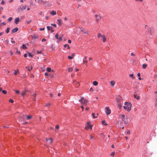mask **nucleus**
Wrapping results in <instances>:
<instances>
[{"instance_id": "e2e57ef3", "label": "nucleus", "mask_w": 157, "mask_h": 157, "mask_svg": "<svg viewBox=\"0 0 157 157\" xmlns=\"http://www.w3.org/2000/svg\"><path fill=\"white\" fill-rule=\"evenodd\" d=\"M40 31H43V30H44V28H40Z\"/></svg>"}, {"instance_id": "c9c22d12", "label": "nucleus", "mask_w": 157, "mask_h": 157, "mask_svg": "<svg viewBox=\"0 0 157 157\" xmlns=\"http://www.w3.org/2000/svg\"><path fill=\"white\" fill-rule=\"evenodd\" d=\"M2 93H3L4 94H6L7 93V92L5 90H2Z\"/></svg>"}, {"instance_id": "20e7f679", "label": "nucleus", "mask_w": 157, "mask_h": 157, "mask_svg": "<svg viewBox=\"0 0 157 157\" xmlns=\"http://www.w3.org/2000/svg\"><path fill=\"white\" fill-rule=\"evenodd\" d=\"M147 31L148 33L151 35L154 32V30L152 28H150L148 29Z\"/></svg>"}, {"instance_id": "5701e85b", "label": "nucleus", "mask_w": 157, "mask_h": 157, "mask_svg": "<svg viewBox=\"0 0 157 157\" xmlns=\"http://www.w3.org/2000/svg\"><path fill=\"white\" fill-rule=\"evenodd\" d=\"M147 66V64H144L142 65V67L143 69H145L146 68Z\"/></svg>"}, {"instance_id": "69168bd1", "label": "nucleus", "mask_w": 157, "mask_h": 157, "mask_svg": "<svg viewBox=\"0 0 157 157\" xmlns=\"http://www.w3.org/2000/svg\"><path fill=\"white\" fill-rule=\"evenodd\" d=\"M89 108L87 106H86V110L87 111V110H89Z\"/></svg>"}, {"instance_id": "4d7b16f0", "label": "nucleus", "mask_w": 157, "mask_h": 157, "mask_svg": "<svg viewBox=\"0 0 157 157\" xmlns=\"http://www.w3.org/2000/svg\"><path fill=\"white\" fill-rule=\"evenodd\" d=\"M48 2L47 1H43V2H42V4L43 5H44L46 3H47Z\"/></svg>"}, {"instance_id": "412c9836", "label": "nucleus", "mask_w": 157, "mask_h": 157, "mask_svg": "<svg viewBox=\"0 0 157 157\" xmlns=\"http://www.w3.org/2000/svg\"><path fill=\"white\" fill-rule=\"evenodd\" d=\"M25 116V115H21L20 116V117H21V118H20L19 119V120L21 121H22L23 120V118H24V117Z\"/></svg>"}, {"instance_id": "ddd939ff", "label": "nucleus", "mask_w": 157, "mask_h": 157, "mask_svg": "<svg viewBox=\"0 0 157 157\" xmlns=\"http://www.w3.org/2000/svg\"><path fill=\"white\" fill-rule=\"evenodd\" d=\"M134 98H136L137 100H138L140 99L139 96H137L136 92L134 93Z\"/></svg>"}, {"instance_id": "09e8293b", "label": "nucleus", "mask_w": 157, "mask_h": 157, "mask_svg": "<svg viewBox=\"0 0 157 157\" xmlns=\"http://www.w3.org/2000/svg\"><path fill=\"white\" fill-rule=\"evenodd\" d=\"M10 53L11 55H13V52L12 51H10Z\"/></svg>"}, {"instance_id": "a19ab883", "label": "nucleus", "mask_w": 157, "mask_h": 157, "mask_svg": "<svg viewBox=\"0 0 157 157\" xmlns=\"http://www.w3.org/2000/svg\"><path fill=\"white\" fill-rule=\"evenodd\" d=\"M32 117L31 116H27V118L28 119H30Z\"/></svg>"}, {"instance_id": "de8ad7c7", "label": "nucleus", "mask_w": 157, "mask_h": 157, "mask_svg": "<svg viewBox=\"0 0 157 157\" xmlns=\"http://www.w3.org/2000/svg\"><path fill=\"white\" fill-rule=\"evenodd\" d=\"M52 5L51 3H49L47 4V6H52Z\"/></svg>"}, {"instance_id": "c03bdc74", "label": "nucleus", "mask_w": 157, "mask_h": 157, "mask_svg": "<svg viewBox=\"0 0 157 157\" xmlns=\"http://www.w3.org/2000/svg\"><path fill=\"white\" fill-rule=\"evenodd\" d=\"M51 27H50L49 26H47V28L48 30H50L51 29Z\"/></svg>"}, {"instance_id": "774afa93", "label": "nucleus", "mask_w": 157, "mask_h": 157, "mask_svg": "<svg viewBox=\"0 0 157 157\" xmlns=\"http://www.w3.org/2000/svg\"><path fill=\"white\" fill-rule=\"evenodd\" d=\"M71 40H68V43H69L70 44V43H71Z\"/></svg>"}, {"instance_id": "7c9ffc66", "label": "nucleus", "mask_w": 157, "mask_h": 157, "mask_svg": "<svg viewBox=\"0 0 157 157\" xmlns=\"http://www.w3.org/2000/svg\"><path fill=\"white\" fill-rule=\"evenodd\" d=\"M93 84L94 86H97L98 84V82L96 81H94L93 82Z\"/></svg>"}, {"instance_id": "bf43d9fd", "label": "nucleus", "mask_w": 157, "mask_h": 157, "mask_svg": "<svg viewBox=\"0 0 157 157\" xmlns=\"http://www.w3.org/2000/svg\"><path fill=\"white\" fill-rule=\"evenodd\" d=\"M1 3L2 4L4 5L5 4V2L3 0H2Z\"/></svg>"}, {"instance_id": "9b49d317", "label": "nucleus", "mask_w": 157, "mask_h": 157, "mask_svg": "<svg viewBox=\"0 0 157 157\" xmlns=\"http://www.w3.org/2000/svg\"><path fill=\"white\" fill-rule=\"evenodd\" d=\"M87 57V56H85L83 59V63L86 64V65H87V63L88 62V61L86 59Z\"/></svg>"}, {"instance_id": "680f3d73", "label": "nucleus", "mask_w": 157, "mask_h": 157, "mask_svg": "<svg viewBox=\"0 0 157 157\" xmlns=\"http://www.w3.org/2000/svg\"><path fill=\"white\" fill-rule=\"evenodd\" d=\"M37 53L38 54H41V51H37Z\"/></svg>"}, {"instance_id": "cd10ccee", "label": "nucleus", "mask_w": 157, "mask_h": 157, "mask_svg": "<svg viewBox=\"0 0 157 157\" xmlns=\"http://www.w3.org/2000/svg\"><path fill=\"white\" fill-rule=\"evenodd\" d=\"M63 35H62V36H60L58 38V40H59L57 42H59L62 40V37H63Z\"/></svg>"}, {"instance_id": "1a4fd4ad", "label": "nucleus", "mask_w": 157, "mask_h": 157, "mask_svg": "<svg viewBox=\"0 0 157 157\" xmlns=\"http://www.w3.org/2000/svg\"><path fill=\"white\" fill-rule=\"evenodd\" d=\"M121 100V97L119 96H117L116 98V101L118 103H120Z\"/></svg>"}, {"instance_id": "39448f33", "label": "nucleus", "mask_w": 157, "mask_h": 157, "mask_svg": "<svg viewBox=\"0 0 157 157\" xmlns=\"http://www.w3.org/2000/svg\"><path fill=\"white\" fill-rule=\"evenodd\" d=\"M105 112L107 115H109L111 113V111L110 109L108 107H106L105 108Z\"/></svg>"}, {"instance_id": "f257e3e1", "label": "nucleus", "mask_w": 157, "mask_h": 157, "mask_svg": "<svg viewBox=\"0 0 157 157\" xmlns=\"http://www.w3.org/2000/svg\"><path fill=\"white\" fill-rule=\"evenodd\" d=\"M132 106V104L130 103L125 102L124 103V105L123 106V108L125 110L129 112L131 110Z\"/></svg>"}, {"instance_id": "9d476101", "label": "nucleus", "mask_w": 157, "mask_h": 157, "mask_svg": "<svg viewBox=\"0 0 157 157\" xmlns=\"http://www.w3.org/2000/svg\"><path fill=\"white\" fill-rule=\"evenodd\" d=\"M57 23L59 26H61L62 23V20L61 19H58L57 20Z\"/></svg>"}, {"instance_id": "79ce46f5", "label": "nucleus", "mask_w": 157, "mask_h": 157, "mask_svg": "<svg viewBox=\"0 0 157 157\" xmlns=\"http://www.w3.org/2000/svg\"><path fill=\"white\" fill-rule=\"evenodd\" d=\"M9 102L12 103H13L14 102V101L13 99H10L9 101Z\"/></svg>"}, {"instance_id": "49530a36", "label": "nucleus", "mask_w": 157, "mask_h": 157, "mask_svg": "<svg viewBox=\"0 0 157 157\" xmlns=\"http://www.w3.org/2000/svg\"><path fill=\"white\" fill-rule=\"evenodd\" d=\"M68 58L69 59H72L73 58V57H72V56H68Z\"/></svg>"}, {"instance_id": "6e6d98bb", "label": "nucleus", "mask_w": 157, "mask_h": 157, "mask_svg": "<svg viewBox=\"0 0 157 157\" xmlns=\"http://www.w3.org/2000/svg\"><path fill=\"white\" fill-rule=\"evenodd\" d=\"M14 91L16 92V93L17 94H18L20 92V91L19 90H14Z\"/></svg>"}, {"instance_id": "4be33fe9", "label": "nucleus", "mask_w": 157, "mask_h": 157, "mask_svg": "<svg viewBox=\"0 0 157 157\" xmlns=\"http://www.w3.org/2000/svg\"><path fill=\"white\" fill-rule=\"evenodd\" d=\"M110 83L112 86H114L115 84V82L114 81H110Z\"/></svg>"}, {"instance_id": "4c0bfd02", "label": "nucleus", "mask_w": 157, "mask_h": 157, "mask_svg": "<svg viewBox=\"0 0 157 157\" xmlns=\"http://www.w3.org/2000/svg\"><path fill=\"white\" fill-rule=\"evenodd\" d=\"M68 71L69 72H71L73 71V68H69Z\"/></svg>"}, {"instance_id": "8fccbe9b", "label": "nucleus", "mask_w": 157, "mask_h": 157, "mask_svg": "<svg viewBox=\"0 0 157 157\" xmlns=\"http://www.w3.org/2000/svg\"><path fill=\"white\" fill-rule=\"evenodd\" d=\"M59 128V126L58 125H56V129H58Z\"/></svg>"}, {"instance_id": "a18cd8bd", "label": "nucleus", "mask_w": 157, "mask_h": 157, "mask_svg": "<svg viewBox=\"0 0 157 157\" xmlns=\"http://www.w3.org/2000/svg\"><path fill=\"white\" fill-rule=\"evenodd\" d=\"M13 19V18H12V17H10L9 19H8V21H11Z\"/></svg>"}, {"instance_id": "052dcab7", "label": "nucleus", "mask_w": 157, "mask_h": 157, "mask_svg": "<svg viewBox=\"0 0 157 157\" xmlns=\"http://www.w3.org/2000/svg\"><path fill=\"white\" fill-rule=\"evenodd\" d=\"M52 25H53L54 27H56V24H51Z\"/></svg>"}, {"instance_id": "c85d7f7f", "label": "nucleus", "mask_w": 157, "mask_h": 157, "mask_svg": "<svg viewBox=\"0 0 157 157\" xmlns=\"http://www.w3.org/2000/svg\"><path fill=\"white\" fill-rule=\"evenodd\" d=\"M10 30V28L8 27L6 29V32L7 33H8L9 32V30Z\"/></svg>"}, {"instance_id": "4468645a", "label": "nucleus", "mask_w": 157, "mask_h": 157, "mask_svg": "<svg viewBox=\"0 0 157 157\" xmlns=\"http://www.w3.org/2000/svg\"><path fill=\"white\" fill-rule=\"evenodd\" d=\"M18 30V29L17 28H16L12 29V33H14L17 32Z\"/></svg>"}, {"instance_id": "7ed1b4c3", "label": "nucleus", "mask_w": 157, "mask_h": 157, "mask_svg": "<svg viewBox=\"0 0 157 157\" xmlns=\"http://www.w3.org/2000/svg\"><path fill=\"white\" fill-rule=\"evenodd\" d=\"M122 120L124 121V123L126 125H128L129 124V122L128 120V117L127 116L126 117V118L122 119Z\"/></svg>"}, {"instance_id": "6e6552de", "label": "nucleus", "mask_w": 157, "mask_h": 157, "mask_svg": "<svg viewBox=\"0 0 157 157\" xmlns=\"http://www.w3.org/2000/svg\"><path fill=\"white\" fill-rule=\"evenodd\" d=\"M73 83L74 85H75V86L76 87H78L80 85V84H79V82H76L75 80H73Z\"/></svg>"}, {"instance_id": "338daca9", "label": "nucleus", "mask_w": 157, "mask_h": 157, "mask_svg": "<svg viewBox=\"0 0 157 157\" xmlns=\"http://www.w3.org/2000/svg\"><path fill=\"white\" fill-rule=\"evenodd\" d=\"M131 56H135V55L133 53H131Z\"/></svg>"}, {"instance_id": "f3484780", "label": "nucleus", "mask_w": 157, "mask_h": 157, "mask_svg": "<svg viewBox=\"0 0 157 157\" xmlns=\"http://www.w3.org/2000/svg\"><path fill=\"white\" fill-rule=\"evenodd\" d=\"M20 20L19 17H17L15 19V22L16 24H17L19 22Z\"/></svg>"}, {"instance_id": "13d9d810", "label": "nucleus", "mask_w": 157, "mask_h": 157, "mask_svg": "<svg viewBox=\"0 0 157 157\" xmlns=\"http://www.w3.org/2000/svg\"><path fill=\"white\" fill-rule=\"evenodd\" d=\"M24 56L25 58H26L27 56V54H25L24 55Z\"/></svg>"}, {"instance_id": "2eb2a0df", "label": "nucleus", "mask_w": 157, "mask_h": 157, "mask_svg": "<svg viewBox=\"0 0 157 157\" xmlns=\"http://www.w3.org/2000/svg\"><path fill=\"white\" fill-rule=\"evenodd\" d=\"M46 140L48 142L49 144H51L53 141V140L52 138H50L49 139H46Z\"/></svg>"}, {"instance_id": "c756f323", "label": "nucleus", "mask_w": 157, "mask_h": 157, "mask_svg": "<svg viewBox=\"0 0 157 157\" xmlns=\"http://www.w3.org/2000/svg\"><path fill=\"white\" fill-rule=\"evenodd\" d=\"M92 115L93 116V118H95L97 117V116H95V113H92Z\"/></svg>"}, {"instance_id": "3c124183", "label": "nucleus", "mask_w": 157, "mask_h": 157, "mask_svg": "<svg viewBox=\"0 0 157 157\" xmlns=\"http://www.w3.org/2000/svg\"><path fill=\"white\" fill-rule=\"evenodd\" d=\"M51 105L50 103H48L46 105H45V106H50Z\"/></svg>"}, {"instance_id": "603ef678", "label": "nucleus", "mask_w": 157, "mask_h": 157, "mask_svg": "<svg viewBox=\"0 0 157 157\" xmlns=\"http://www.w3.org/2000/svg\"><path fill=\"white\" fill-rule=\"evenodd\" d=\"M51 32L52 33L54 32V30L53 29H52V27H51Z\"/></svg>"}, {"instance_id": "393cba45", "label": "nucleus", "mask_w": 157, "mask_h": 157, "mask_svg": "<svg viewBox=\"0 0 157 157\" xmlns=\"http://www.w3.org/2000/svg\"><path fill=\"white\" fill-rule=\"evenodd\" d=\"M26 68L28 69L29 71H30L33 69V67H26Z\"/></svg>"}, {"instance_id": "423d86ee", "label": "nucleus", "mask_w": 157, "mask_h": 157, "mask_svg": "<svg viewBox=\"0 0 157 157\" xmlns=\"http://www.w3.org/2000/svg\"><path fill=\"white\" fill-rule=\"evenodd\" d=\"M94 17L96 18V21L97 22L99 21L101 18L100 16H99L97 14H95Z\"/></svg>"}, {"instance_id": "aec40b11", "label": "nucleus", "mask_w": 157, "mask_h": 157, "mask_svg": "<svg viewBox=\"0 0 157 157\" xmlns=\"http://www.w3.org/2000/svg\"><path fill=\"white\" fill-rule=\"evenodd\" d=\"M39 37V36L36 34H33L32 36V38L35 39H37Z\"/></svg>"}, {"instance_id": "dca6fc26", "label": "nucleus", "mask_w": 157, "mask_h": 157, "mask_svg": "<svg viewBox=\"0 0 157 157\" xmlns=\"http://www.w3.org/2000/svg\"><path fill=\"white\" fill-rule=\"evenodd\" d=\"M20 9L22 10H24L26 9V6L25 5H22L21 7H20Z\"/></svg>"}, {"instance_id": "f8f14e48", "label": "nucleus", "mask_w": 157, "mask_h": 157, "mask_svg": "<svg viewBox=\"0 0 157 157\" xmlns=\"http://www.w3.org/2000/svg\"><path fill=\"white\" fill-rule=\"evenodd\" d=\"M101 37L102 38V41L105 42L106 40V38L104 35H103Z\"/></svg>"}, {"instance_id": "72a5a7b5", "label": "nucleus", "mask_w": 157, "mask_h": 157, "mask_svg": "<svg viewBox=\"0 0 157 157\" xmlns=\"http://www.w3.org/2000/svg\"><path fill=\"white\" fill-rule=\"evenodd\" d=\"M118 103V104L117 105L118 107L120 109L122 107L121 104L120 103Z\"/></svg>"}, {"instance_id": "f704fd0d", "label": "nucleus", "mask_w": 157, "mask_h": 157, "mask_svg": "<svg viewBox=\"0 0 157 157\" xmlns=\"http://www.w3.org/2000/svg\"><path fill=\"white\" fill-rule=\"evenodd\" d=\"M46 70L47 71H48V72H50L51 71V69L50 68L48 67L47 68Z\"/></svg>"}, {"instance_id": "37998d69", "label": "nucleus", "mask_w": 157, "mask_h": 157, "mask_svg": "<svg viewBox=\"0 0 157 157\" xmlns=\"http://www.w3.org/2000/svg\"><path fill=\"white\" fill-rule=\"evenodd\" d=\"M114 154H115V152H112L110 154V155L111 156H114Z\"/></svg>"}, {"instance_id": "5fc2aeb1", "label": "nucleus", "mask_w": 157, "mask_h": 157, "mask_svg": "<svg viewBox=\"0 0 157 157\" xmlns=\"http://www.w3.org/2000/svg\"><path fill=\"white\" fill-rule=\"evenodd\" d=\"M1 24L2 25H6V24L4 22H2V23H1Z\"/></svg>"}, {"instance_id": "f03ea898", "label": "nucleus", "mask_w": 157, "mask_h": 157, "mask_svg": "<svg viewBox=\"0 0 157 157\" xmlns=\"http://www.w3.org/2000/svg\"><path fill=\"white\" fill-rule=\"evenodd\" d=\"M79 101H80L82 104L85 105L86 107L87 106V103L88 101L84 99V97H82L80 100H79Z\"/></svg>"}, {"instance_id": "864d4df0", "label": "nucleus", "mask_w": 157, "mask_h": 157, "mask_svg": "<svg viewBox=\"0 0 157 157\" xmlns=\"http://www.w3.org/2000/svg\"><path fill=\"white\" fill-rule=\"evenodd\" d=\"M90 91L91 92H92L94 91V90H93V89L92 87L90 88Z\"/></svg>"}, {"instance_id": "ea45409f", "label": "nucleus", "mask_w": 157, "mask_h": 157, "mask_svg": "<svg viewBox=\"0 0 157 157\" xmlns=\"http://www.w3.org/2000/svg\"><path fill=\"white\" fill-rule=\"evenodd\" d=\"M121 118H122V119H123L124 118H125L126 117L125 116V115H124L122 114L121 115Z\"/></svg>"}, {"instance_id": "2f4dec72", "label": "nucleus", "mask_w": 157, "mask_h": 157, "mask_svg": "<svg viewBox=\"0 0 157 157\" xmlns=\"http://www.w3.org/2000/svg\"><path fill=\"white\" fill-rule=\"evenodd\" d=\"M103 35L101 34L100 33H98V34L97 36L98 38H99L100 37H101Z\"/></svg>"}, {"instance_id": "0eeeda50", "label": "nucleus", "mask_w": 157, "mask_h": 157, "mask_svg": "<svg viewBox=\"0 0 157 157\" xmlns=\"http://www.w3.org/2000/svg\"><path fill=\"white\" fill-rule=\"evenodd\" d=\"M87 125L85 127V129L87 130L89 128L92 129V125L89 124V123H87Z\"/></svg>"}, {"instance_id": "58836bf2", "label": "nucleus", "mask_w": 157, "mask_h": 157, "mask_svg": "<svg viewBox=\"0 0 157 157\" xmlns=\"http://www.w3.org/2000/svg\"><path fill=\"white\" fill-rule=\"evenodd\" d=\"M55 38L57 39H58V34L57 33H56L55 35Z\"/></svg>"}, {"instance_id": "a211bd4d", "label": "nucleus", "mask_w": 157, "mask_h": 157, "mask_svg": "<svg viewBox=\"0 0 157 157\" xmlns=\"http://www.w3.org/2000/svg\"><path fill=\"white\" fill-rule=\"evenodd\" d=\"M28 91V90H25L24 91L22 92L21 94V96H23L26 93V92Z\"/></svg>"}, {"instance_id": "e433bc0d", "label": "nucleus", "mask_w": 157, "mask_h": 157, "mask_svg": "<svg viewBox=\"0 0 157 157\" xmlns=\"http://www.w3.org/2000/svg\"><path fill=\"white\" fill-rule=\"evenodd\" d=\"M28 55H29V56L31 57H32L33 56V55H32L31 54V53H30V52H28Z\"/></svg>"}, {"instance_id": "b1692460", "label": "nucleus", "mask_w": 157, "mask_h": 157, "mask_svg": "<svg viewBox=\"0 0 157 157\" xmlns=\"http://www.w3.org/2000/svg\"><path fill=\"white\" fill-rule=\"evenodd\" d=\"M101 122H102V124L103 125L105 126V125H107V124L106 123V122L105 121H102Z\"/></svg>"}, {"instance_id": "bb28decb", "label": "nucleus", "mask_w": 157, "mask_h": 157, "mask_svg": "<svg viewBox=\"0 0 157 157\" xmlns=\"http://www.w3.org/2000/svg\"><path fill=\"white\" fill-rule=\"evenodd\" d=\"M19 70L18 69H17L15 71V72L14 73V74L15 75H17V74L19 73Z\"/></svg>"}, {"instance_id": "0e129e2a", "label": "nucleus", "mask_w": 157, "mask_h": 157, "mask_svg": "<svg viewBox=\"0 0 157 157\" xmlns=\"http://www.w3.org/2000/svg\"><path fill=\"white\" fill-rule=\"evenodd\" d=\"M46 39H44V38H43V39L42 40V42L45 41H46Z\"/></svg>"}, {"instance_id": "6ab92c4d", "label": "nucleus", "mask_w": 157, "mask_h": 157, "mask_svg": "<svg viewBox=\"0 0 157 157\" xmlns=\"http://www.w3.org/2000/svg\"><path fill=\"white\" fill-rule=\"evenodd\" d=\"M50 13L53 15H56V12L54 10H52L51 12Z\"/></svg>"}, {"instance_id": "473e14b6", "label": "nucleus", "mask_w": 157, "mask_h": 157, "mask_svg": "<svg viewBox=\"0 0 157 157\" xmlns=\"http://www.w3.org/2000/svg\"><path fill=\"white\" fill-rule=\"evenodd\" d=\"M22 48L23 49H26L27 48V47L25 46V44H23L22 45Z\"/></svg>"}, {"instance_id": "a878e982", "label": "nucleus", "mask_w": 157, "mask_h": 157, "mask_svg": "<svg viewBox=\"0 0 157 157\" xmlns=\"http://www.w3.org/2000/svg\"><path fill=\"white\" fill-rule=\"evenodd\" d=\"M64 48L67 47L68 49H69L70 48L69 45L67 44H65L64 45Z\"/></svg>"}]
</instances>
